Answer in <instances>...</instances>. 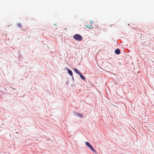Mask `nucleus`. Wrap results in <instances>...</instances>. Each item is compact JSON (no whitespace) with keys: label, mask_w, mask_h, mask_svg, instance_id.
<instances>
[{"label":"nucleus","mask_w":154,"mask_h":154,"mask_svg":"<svg viewBox=\"0 0 154 154\" xmlns=\"http://www.w3.org/2000/svg\"><path fill=\"white\" fill-rule=\"evenodd\" d=\"M79 75L80 76V77L83 80H85V78L84 77V76L82 75L81 73H80L79 74Z\"/></svg>","instance_id":"0eeeda50"},{"label":"nucleus","mask_w":154,"mask_h":154,"mask_svg":"<svg viewBox=\"0 0 154 154\" xmlns=\"http://www.w3.org/2000/svg\"><path fill=\"white\" fill-rule=\"evenodd\" d=\"M74 70L76 73H77L79 75V74L80 73H81L79 72V70L76 68H75L74 69Z\"/></svg>","instance_id":"423d86ee"},{"label":"nucleus","mask_w":154,"mask_h":154,"mask_svg":"<svg viewBox=\"0 0 154 154\" xmlns=\"http://www.w3.org/2000/svg\"><path fill=\"white\" fill-rule=\"evenodd\" d=\"M85 144L86 145V146L89 147L90 149H91V150L93 151L94 152H95L96 151L92 147V146L88 142H86L85 143Z\"/></svg>","instance_id":"7ed1b4c3"},{"label":"nucleus","mask_w":154,"mask_h":154,"mask_svg":"<svg viewBox=\"0 0 154 154\" xmlns=\"http://www.w3.org/2000/svg\"><path fill=\"white\" fill-rule=\"evenodd\" d=\"M67 70L68 73L69 74L70 76H72L73 75V73L72 71L69 69H67Z\"/></svg>","instance_id":"39448f33"},{"label":"nucleus","mask_w":154,"mask_h":154,"mask_svg":"<svg viewBox=\"0 0 154 154\" xmlns=\"http://www.w3.org/2000/svg\"><path fill=\"white\" fill-rule=\"evenodd\" d=\"M115 52L117 54H119L120 53V51L119 49H117L116 50Z\"/></svg>","instance_id":"20e7f679"},{"label":"nucleus","mask_w":154,"mask_h":154,"mask_svg":"<svg viewBox=\"0 0 154 154\" xmlns=\"http://www.w3.org/2000/svg\"><path fill=\"white\" fill-rule=\"evenodd\" d=\"M96 22H92L90 23V24H88V23H87L85 24V26L86 27L89 29H92L94 28V25L96 24Z\"/></svg>","instance_id":"f257e3e1"},{"label":"nucleus","mask_w":154,"mask_h":154,"mask_svg":"<svg viewBox=\"0 0 154 154\" xmlns=\"http://www.w3.org/2000/svg\"><path fill=\"white\" fill-rule=\"evenodd\" d=\"M73 38L79 41H81L82 39V37L80 35L78 34L74 35L73 36Z\"/></svg>","instance_id":"f03ea898"},{"label":"nucleus","mask_w":154,"mask_h":154,"mask_svg":"<svg viewBox=\"0 0 154 154\" xmlns=\"http://www.w3.org/2000/svg\"><path fill=\"white\" fill-rule=\"evenodd\" d=\"M77 116L79 117H80L81 118L82 117V114H80L78 113L77 114Z\"/></svg>","instance_id":"6e6552de"}]
</instances>
